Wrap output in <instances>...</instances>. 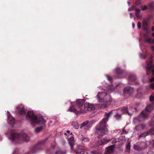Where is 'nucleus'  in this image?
<instances>
[{"mask_svg": "<svg viewBox=\"0 0 154 154\" xmlns=\"http://www.w3.org/2000/svg\"><path fill=\"white\" fill-rule=\"evenodd\" d=\"M149 134H154V128L153 129H151L149 132L148 133H144L140 134L139 137V138H141L142 137H145Z\"/></svg>", "mask_w": 154, "mask_h": 154, "instance_id": "dca6fc26", "label": "nucleus"}, {"mask_svg": "<svg viewBox=\"0 0 154 154\" xmlns=\"http://www.w3.org/2000/svg\"><path fill=\"white\" fill-rule=\"evenodd\" d=\"M135 6H132L130 8L128 9V11H131L135 9Z\"/></svg>", "mask_w": 154, "mask_h": 154, "instance_id": "e433bc0d", "label": "nucleus"}, {"mask_svg": "<svg viewBox=\"0 0 154 154\" xmlns=\"http://www.w3.org/2000/svg\"><path fill=\"white\" fill-rule=\"evenodd\" d=\"M91 126H92L91 125V124L88 122V125H87V129L89 128Z\"/></svg>", "mask_w": 154, "mask_h": 154, "instance_id": "a18cd8bd", "label": "nucleus"}, {"mask_svg": "<svg viewBox=\"0 0 154 154\" xmlns=\"http://www.w3.org/2000/svg\"><path fill=\"white\" fill-rule=\"evenodd\" d=\"M112 111L108 113H106L105 118L103 119L101 122L96 127V132L98 134V137H100L101 136L105 135L108 131L106 128V123L108 121V118L112 114Z\"/></svg>", "mask_w": 154, "mask_h": 154, "instance_id": "7ed1b4c3", "label": "nucleus"}, {"mask_svg": "<svg viewBox=\"0 0 154 154\" xmlns=\"http://www.w3.org/2000/svg\"><path fill=\"white\" fill-rule=\"evenodd\" d=\"M85 100L84 99H78L75 103V106H73L75 103L70 102L71 106L68 111L73 112L76 114H82L85 113L86 111H92L95 109L94 104L85 103L83 106Z\"/></svg>", "mask_w": 154, "mask_h": 154, "instance_id": "f257e3e1", "label": "nucleus"}, {"mask_svg": "<svg viewBox=\"0 0 154 154\" xmlns=\"http://www.w3.org/2000/svg\"><path fill=\"white\" fill-rule=\"evenodd\" d=\"M42 129V127H37L35 130V132L37 133L39 132Z\"/></svg>", "mask_w": 154, "mask_h": 154, "instance_id": "7c9ffc66", "label": "nucleus"}, {"mask_svg": "<svg viewBox=\"0 0 154 154\" xmlns=\"http://www.w3.org/2000/svg\"><path fill=\"white\" fill-rule=\"evenodd\" d=\"M71 125L75 129H78L79 127V124L76 121L72 122Z\"/></svg>", "mask_w": 154, "mask_h": 154, "instance_id": "aec40b11", "label": "nucleus"}, {"mask_svg": "<svg viewBox=\"0 0 154 154\" xmlns=\"http://www.w3.org/2000/svg\"><path fill=\"white\" fill-rule=\"evenodd\" d=\"M142 26L143 29L145 31H147L148 29L147 21L146 20H143L142 23Z\"/></svg>", "mask_w": 154, "mask_h": 154, "instance_id": "6ab92c4d", "label": "nucleus"}, {"mask_svg": "<svg viewBox=\"0 0 154 154\" xmlns=\"http://www.w3.org/2000/svg\"><path fill=\"white\" fill-rule=\"evenodd\" d=\"M140 8H141V10H142L143 11H144L146 10L147 9L148 7H147L146 5H143V6H141L140 7Z\"/></svg>", "mask_w": 154, "mask_h": 154, "instance_id": "473e14b6", "label": "nucleus"}, {"mask_svg": "<svg viewBox=\"0 0 154 154\" xmlns=\"http://www.w3.org/2000/svg\"><path fill=\"white\" fill-rule=\"evenodd\" d=\"M68 141L69 144L70 146L71 149L72 150L73 149V147L75 145V143L74 137H71L68 139Z\"/></svg>", "mask_w": 154, "mask_h": 154, "instance_id": "4468645a", "label": "nucleus"}, {"mask_svg": "<svg viewBox=\"0 0 154 154\" xmlns=\"http://www.w3.org/2000/svg\"><path fill=\"white\" fill-rule=\"evenodd\" d=\"M115 70L116 73L119 75H122L123 74V71L119 68H117Z\"/></svg>", "mask_w": 154, "mask_h": 154, "instance_id": "393cba45", "label": "nucleus"}, {"mask_svg": "<svg viewBox=\"0 0 154 154\" xmlns=\"http://www.w3.org/2000/svg\"><path fill=\"white\" fill-rule=\"evenodd\" d=\"M136 16L137 17L138 19L141 18L142 17V15L141 14H136Z\"/></svg>", "mask_w": 154, "mask_h": 154, "instance_id": "a19ab883", "label": "nucleus"}, {"mask_svg": "<svg viewBox=\"0 0 154 154\" xmlns=\"http://www.w3.org/2000/svg\"><path fill=\"white\" fill-rule=\"evenodd\" d=\"M144 35V37H146V36H147V35H146V34Z\"/></svg>", "mask_w": 154, "mask_h": 154, "instance_id": "0e129e2a", "label": "nucleus"}, {"mask_svg": "<svg viewBox=\"0 0 154 154\" xmlns=\"http://www.w3.org/2000/svg\"><path fill=\"white\" fill-rule=\"evenodd\" d=\"M107 143H108V141H107V140L104 143L103 140H101L100 141H97L96 142V144L97 146H99L106 144Z\"/></svg>", "mask_w": 154, "mask_h": 154, "instance_id": "5701e85b", "label": "nucleus"}, {"mask_svg": "<svg viewBox=\"0 0 154 154\" xmlns=\"http://www.w3.org/2000/svg\"><path fill=\"white\" fill-rule=\"evenodd\" d=\"M152 143H153V146H154V140H152Z\"/></svg>", "mask_w": 154, "mask_h": 154, "instance_id": "13d9d810", "label": "nucleus"}, {"mask_svg": "<svg viewBox=\"0 0 154 154\" xmlns=\"http://www.w3.org/2000/svg\"><path fill=\"white\" fill-rule=\"evenodd\" d=\"M125 128H123V129L122 130V132L123 134H127V132L125 131Z\"/></svg>", "mask_w": 154, "mask_h": 154, "instance_id": "8fccbe9b", "label": "nucleus"}, {"mask_svg": "<svg viewBox=\"0 0 154 154\" xmlns=\"http://www.w3.org/2000/svg\"><path fill=\"white\" fill-rule=\"evenodd\" d=\"M151 82H154V77H153L150 79ZM150 88L152 89L154 88V83H152L149 85Z\"/></svg>", "mask_w": 154, "mask_h": 154, "instance_id": "cd10ccee", "label": "nucleus"}, {"mask_svg": "<svg viewBox=\"0 0 154 154\" xmlns=\"http://www.w3.org/2000/svg\"><path fill=\"white\" fill-rule=\"evenodd\" d=\"M47 140V139H45V140H44L42 141V142H41V144H43Z\"/></svg>", "mask_w": 154, "mask_h": 154, "instance_id": "864d4df0", "label": "nucleus"}, {"mask_svg": "<svg viewBox=\"0 0 154 154\" xmlns=\"http://www.w3.org/2000/svg\"><path fill=\"white\" fill-rule=\"evenodd\" d=\"M81 141L84 142H88L89 141V140L88 137L82 138H80Z\"/></svg>", "mask_w": 154, "mask_h": 154, "instance_id": "c85d7f7f", "label": "nucleus"}, {"mask_svg": "<svg viewBox=\"0 0 154 154\" xmlns=\"http://www.w3.org/2000/svg\"><path fill=\"white\" fill-rule=\"evenodd\" d=\"M145 42L149 44H154V38L152 39L151 38H147L145 39Z\"/></svg>", "mask_w": 154, "mask_h": 154, "instance_id": "412c9836", "label": "nucleus"}, {"mask_svg": "<svg viewBox=\"0 0 154 154\" xmlns=\"http://www.w3.org/2000/svg\"><path fill=\"white\" fill-rule=\"evenodd\" d=\"M64 135H66V133H65L64 134Z\"/></svg>", "mask_w": 154, "mask_h": 154, "instance_id": "338daca9", "label": "nucleus"}, {"mask_svg": "<svg viewBox=\"0 0 154 154\" xmlns=\"http://www.w3.org/2000/svg\"><path fill=\"white\" fill-rule=\"evenodd\" d=\"M115 145L109 146L106 149V153L107 154H109L113 152L114 151Z\"/></svg>", "mask_w": 154, "mask_h": 154, "instance_id": "ddd939ff", "label": "nucleus"}, {"mask_svg": "<svg viewBox=\"0 0 154 154\" xmlns=\"http://www.w3.org/2000/svg\"><path fill=\"white\" fill-rule=\"evenodd\" d=\"M132 27L134 28L135 27V26L134 23H132Z\"/></svg>", "mask_w": 154, "mask_h": 154, "instance_id": "6e6d98bb", "label": "nucleus"}, {"mask_svg": "<svg viewBox=\"0 0 154 154\" xmlns=\"http://www.w3.org/2000/svg\"><path fill=\"white\" fill-rule=\"evenodd\" d=\"M121 110L123 113H127L129 115L131 116L132 114H131L129 112L127 108L125 107H123Z\"/></svg>", "mask_w": 154, "mask_h": 154, "instance_id": "4be33fe9", "label": "nucleus"}, {"mask_svg": "<svg viewBox=\"0 0 154 154\" xmlns=\"http://www.w3.org/2000/svg\"><path fill=\"white\" fill-rule=\"evenodd\" d=\"M66 132L68 134H69L70 133V131L69 130H67L66 131Z\"/></svg>", "mask_w": 154, "mask_h": 154, "instance_id": "bf43d9fd", "label": "nucleus"}, {"mask_svg": "<svg viewBox=\"0 0 154 154\" xmlns=\"http://www.w3.org/2000/svg\"><path fill=\"white\" fill-rule=\"evenodd\" d=\"M147 154H154V152L152 151H149L148 152Z\"/></svg>", "mask_w": 154, "mask_h": 154, "instance_id": "09e8293b", "label": "nucleus"}, {"mask_svg": "<svg viewBox=\"0 0 154 154\" xmlns=\"http://www.w3.org/2000/svg\"><path fill=\"white\" fill-rule=\"evenodd\" d=\"M141 0H136V4L137 5H139L141 2Z\"/></svg>", "mask_w": 154, "mask_h": 154, "instance_id": "ea45409f", "label": "nucleus"}, {"mask_svg": "<svg viewBox=\"0 0 154 154\" xmlns=\"http://www.w3.org/2000/svg\"><path fill=\"white\" fill-rule=\"evenodd\" d=\"M32 153L33 154H34V153H35V152H33Z\"/></svg>", "mask_w": 154, "mask_h": 154, "instance_id": "774afa93", "label": "nucleus"}, {"mask_svg": "<svg viewBox=\"0 0 154 154\" xmlns=\"http://www.w3.org/2000/svg\"><path fill=\"white\" fill-rule=\"evenodd\" d=\"M54 146H51V147H53V148H54Z\"/></svg>", "mask_w": 154, "mask_h": 154, "instance_id": "69168bd1", "label": "nucleus"}, {"mask_svg": "<svg viewBox=\"0 0 154 154\" xmlns=\"http://www.w3.org/2000/svg\"><path fill=\"white\" fill-rule=\"evenodd\" d=\"M152 35L154 37V32L152 33Z\"/></svg>", "mask_w": 154, "mask_h": 154, "instance_id": "e2e57ef3", "label": "nucleus"}, {"mask_svg": "<svg viewBox=\"0 0 154 154\" xmlns=\"http://www.w3.org/2000/svg\"><path fill=\"white\" fill-rule=\"evenodd\" d=\"M154 109V107L152 105H148L146 108L145 110L143 111L137 117L134 119V123L135 124H138L140 122L147 119L149 115L148 112L151 111Z\"/></svg>", "mask_w": 154, "mask_h": 154, "instance_id": "423d86ee", "label": "nucleus"}, {"mask_svg": "<svg viewBox=\"0 0 154 154\" xmlns=\"http://www.w3.org/2000/svg\"><path fill=\"white\" fill-rule=\"evenodd\" d=\"M141 23L140 22H138L137 23V26L138 29H140L141 27Z\"/></svg>", "mask_w": 154, "mask_h": 154, "instance_id": "4c0bfd02", "label": "nucleus"}, {"mask_svg": "<svg viewBox=\"0 0 154 154\" xmlns=\"http://www.w3.org/2000/svg\"><path fill=\"white\" fill-rule=\"evenodd\" d=\"M139 103H137L136 104V105H135V109H136V110H137V107L138 106H139Z\"/></svg>", "mask_w": 154, "mask_h": 154, "instance_id": "de8ad7c7", "label": "nucleus"}, {"mask_svg": "<svg viewBox=\"0 0 154 154\" xmlns=\"http://www.w3.org/2000/svg\"><path fill=\"white\" fill-rule=\"evenodd\" d=\"M92 154H97V152L96 151H93L91 152Z\"/></svg>", "mask_w": 154, "mask_h": 154, "instance_id": "3c124183", "label": "nucleus"}, {"mask_svg": "<svg viewBox=\"0 0 154 154\" xmlns=\"http://www.w3.org/2000/svg\"><path fill=\"white\" fill-rule=\"evenodd\" d=\"M108 90H110L111 91H113L114 90V89H112V88H110V89H109Z\"/></svg>", "mask_w": 154, "mask_h": 154, "instance_id": "680f3d73", "label": "nucleus"}, {"mask_svg": "<svg viewBox=\"0 0 154 154\" xmlns=\"http://www.w3.org/2000/svg\"><path fill=\"white\" fill-rule=\"evenodd\" d=\"M54 154H66V151H63L60 150L57 151Z\"/></svg>", "mask_w": 154, "mask_h": 154, "instance_id": "2f4dec72", "label": "nucleus"}, {"mask_svg": "<svg viewBox=\"0 0 154 154\" xmlns=\"http://www.w3.org/2000/svg\"><path fill=\"white\" fill-rule=\"evenodd\" d=\"M130 17L131 18H132L133 17V15L132 13H130Z\"/></svg>", "mask_w": 154, "mask_h": 154, "instance_id": "603ef678", "label": "nucleus"}, {"mask_svg": "<svg viewBox=\"0 0 154 154\" xmlns=\"http://www.w3.org/2000/svg\"><path fill=\"white\" fill-rule=\"evenodd\" d=\"M26 119L30 120L31 125L33 126L36 124H44L46 121L42 116H37L34 114L32 111H29L26 114Z\"/></svg>", "mask_w": 154, "mask_h": 154, "instance_id": "20e7f679", "label": "nucleus"}, {"mask_svg": "<svg viewBox=\"0 0 154 154\" xmlns=\"http://www.w3.org/2000/svg\"><path fill=\"white\" fill-rule=\"evenodd\" d=\"M148 8L149 9H154V2H152L149 4L148 5Z\"/></svg>", "mask_w": 154, "mask_h": 154, "instance_id": "c756f323", "label": "nucleus"}, {"mask_svg": "<svg viewBox=\"0 0 154 154\" xmlns=\"http://www.w3.org/2000/svg\"><path fill=\"white\" fill-rule=\"evenodd\" d=\"M121 115L119 114H117L116 115V119H119V118L121 117Z\"/></svg>", "mask_w": 154, "mask_h": 154, "instance_id": "c03bdc74", "label": "nucleus"}, {"mask_svg": "<svg viewBox=\"0 0 154 154\" xmlns=\"http://www.w3.org/2000/svg\"><path fill=\"white\" fill-rule=\"evenodd\" d=\"M134 10L136 12V14H139L140 12V9L137 8L136 7H135Z\"/></svg>", "mask_w": 154, "mask_h": 154, "instance_id": "72a5a7b5", "label": "nucleus"}, {"mask_svg": "<svg viewBox=\"0 0 154 154\" xmlns=\"http://www.w3.org/2000/svg\"><path fill=\"white\" fill-rule=\"evenodd\" d=\"M151 48L152 50L154 51V46H152Z\"/></svg>", "mask_w": 154, "mask_h": 154, "instance_id": "5fc2aeb1", "label": "nucleus"}, {"mask_svg": "<svg viewBox=\"0 0 154 154\" xmlns=\"http://www.w3.org/2000/svg\"><path fill=\"white\" fill-rule=\"evenodd\" d=\"M74 151L76 154H89L80 145L77 146Z\"/></svg>", "mask_w": 154, "mask_h": 154, "instance_id": "1a4fd4ad", "label": "nucleus"}, {"mask_svg": "<svg viewBox=\"0 0 154 154\" xmlns=\"http://www.w3.org/2000/svg\"><path fill=\"white\" fill-rule=\"evenodd\" d=\"M139 145L141 150L146 148L147 146L146 143L144 142H141Z\"/></svg>", "mask_w": 154, "mask_h": 154, "instance_id": "b1692460", "label": "nucleus"}, {"mask_svg": "<svg viewBox=\"0 0 154 154\" xmlns=\"http://www.w3.org/2000/svg\"><path fill=\"white\" fill-rule=\"evenodd\" d=\"M134 91L133 88L129 86H127L124 89V93L125 94H128L131 95L133 92Z\"/></svg>", "mask_w": 154, "mask_h": 154, "instance_id": "f8f14e48", "label": "nucleus"}, {"mask_svg": "<svg viewBox=\"0 0 154 154\" xmlns=\"http://www.w3.org/2000/svg\"><path fill=\"white\" fill-rule=\"evenodd\" d=\"M96 122V121L94 120H92L90 121H88V122L92 126Z\"/></svg>", "mask_w": 154, "mask_h": 154, "instance_id": "c9c22d12", "label": "nucleus"}, {"mask_svg": "<svg viewBox=\"0 0 154 154\" xmlns=\"http://www.w3.org/2000/svg\"><path fill=\"white\" fill-rule=\"evenodd\" d=\"M5 134L15 143H20L25 141L27 142L30 140V137L27 134L17 133L13 130L8 131Z\"/></svg>", "mask_w": 154, "mask_h": 154, "instance_id": "f03ea898", "label": "nucleus"}, {"mask_svg": "<svg viewBox=\"0 0 154 154\" xmlns=\"http://www.w3.org/2000/svg\"><path fill=\"white\" fill-rule=\"evenodd\" d=\"M88 121H86L83 122L80 126V128H83L84 129H87L88 123Z\"/></svg>", "mask_w": 154, "mask_h": 154, "instance_id": "a211bd4d", "label": "nucleus"}, {"mask_svg": "<svg viewBox=\"0 0 154 154\" xmlns=\"http://www.w3.org/2000/svg\"><path fill=\"white\" fill-rule=\"evenodd\" d=\"M128 4L129 5H130V3L129 2H128Z\"/></svg>", "mask_w": 154, "mask_h": 154, "instance_id": "052dcab7", "label": "nucleus"}, {"mask_svg": "<svg viewBox=\"0 0 154 154\" xmlns=\"http://www.w3.org/2000/svg\"><path fill=\"white\" fill-rule=\"evenodd\" d=\"M140 57L142 59H144L145 58L146 56L144 54H140Z\"/></svg>", "mask_w": 154, "mask_h": 154, "instance_id": "37998d69", "label": "nucleus"}, {"mask_svg": "<svg viewBox=\"0 0 154 154\" xmlns=\"http://www.w3.org/2000/svg\"><path fill=\"white\" fill-rule=\"evenodd\" d=\"M145 125L144 124L139 125H138L136 126L135 129L138 131H140L142 129H143L145 128Z\"/></svg>", "mask_w": 154, "mask_h": 154, "instance_id": "f3484780", "label": "nucleus"}, {"mask_svg": "<svg viewBox=\"0 0 154 154\" xmlns=\"http://www.w3.org/2000/svg\"><path fill=\"white\" fill-rule=\"evenodd\" d=\"M152 30L154 31V26H153L152 28Z\"/></svg>", "mask_w": 154, "mask_h": 154, "instance_id": "4d7b16f0", "label": "nucleus"}, {"mask_svg": "<svg viewBox=\"0 0 154 154\" xmlns=\"http://www.w3.org/2000/svg\"><path fill=\"white\" fill-rule=\"evenodd\" d=\"M123 139V137H121L119 139H115L113 140L112 143V144H116V146L122 145L125 143V140Z\"/></svg>", "mask_w": 154, "mask_h": 154, "instance_id": "0eeeda50", "label": "nucleus"}, {"mask_svg": "<svg viewBox=\"0 0 154 154\" xmlns=\"http://www.w3.org/2000/svg\"><path fill=\"white\" fill-rule=\"evenodd\" d=\"M130 143H128L126 146V151L127 152H129L130 150Z\"/></svg>", "mask_w": 154, "mask_h": 154, "instance_id": "bb28decb", "label": "nucleus"}, {"mask_svg": "<svg viewBox=\"0 0 154 154\" xmlns=\"http://www.w3.org/2000/svg\"><path fill=\"white\" fill-rule=\"evenodd\" d=\"M8 121L11 122L12 124H13L15 122V119L13 117L8 111L7 113Z\"/></svg>", "mask_w": 154, "mask_h": 154, "instance_id": "2eb2a0df", "label": "nucleus"}, {"mask_svg": "<svg viewBox=\"0 0 154 154\" xmlns=\"http://www.w3.org/2000/svg\"><path fill=\"white\" fill-rule=\"evenodd\" d=\"M134 149L138 150H141L140 145L139 143L134 144Z\"/></svg>", "mask_w": 154, "mask_h": 154, "instance_id": "a878e982", "label": "nucleus"}, {"mask_svg": "<svg viewBox=\"0 0 154 154\" xmlns=\"http://www.w3.org/2000/svg\"><path fill=\"white\" fill-rule=\"evenodd\" d=\"M106 76L108 80L110 82L112 80V78L108 75H106Z\"/></svg>", "mask_w": 154, "mask_h": 154, "instance_id": "79ce46f5", "label": "nucleus"}, {"mask_svg": "<svg viewBox=\"0 0 154 154\" xmlns=\"http://www.w3.org/2000/svg\"><path fill=\"white\" fill-rule=\"evenodd\" d=\"M106 140H107V141H108V142H109L110 141V139L108 138H107V137H106L104 138L103 139V142H105V141H106Z\"/></svg>", "mask_w": 154, "mask_h": 154, "instance_id": "58836bf2", "label": "nucleus"}, {"mask_svg": "<svg viewBox=\"0 0 154 154\" xmlns=\"http://www.w3.org/2000/svg\"><path fill=\"white\" fill-rule=\"evenodd\" d=\"M16 112L21 115H24L25 114L26 110L23 105L21 104L17 106Z\"/></svg>", "mask_w": 154, "mask_h": 154, "instance_id": "6e6552de", "label": "nucleus"}, {"mask_svg": "<svg viewBox=\"0 0 154 154\" xmlns=\"http://www.w3.org/2000/svg\"><path fill=\"white\" fill-rule=\"evenodd\" d=\"M152 60L151 58L149 59L147 61V67L149 70L152 71L153 74L154 75V66H153L152 64Z\"/></svg>", "mask_w": 154, "mask_h": 154, "instance_id": "9b49d317", "label": "nucleus"}, {"mask_svg": "<svg viewBox=\"0 0 154 154\" xmlns=\"http://www.w3.org/2000/svg\"><path fill=\"white\" fill-rule=\"evenodd\" d=\"M137 79L135 75L134 74H131L129 75L128 80V83L129 84L133 85Z\"/></svg>", "mask_w": 154, "mask_h": 154, "instance_id": "9d476101", "label": "nucleus"}, {"mask_svg": "<svg viewBox=\"0 0 154 154\" xmlns=\"http://www.w3.org/2000/svg\"><path fill=\"white\" fill-rule=\"evenodd\" d=\"M149 100L150 102L153 103L154 102V97L152 96H151L149 97Z\"/></svg>", "mask_w": 154, "mask_h": 154, "instance_id": "f704fd0d", "label": "nucleus"}, {"mask_svg": "<svg viewBox=\"0 0 154 154\" xmlns=\"http://www.w3.org/2000/svg\"><path fill=\"white\" fill-rule=\"evenodd\" d=\"M96 97L99 102L102 103L101 105L102 108L106 107L111 101L110 95L104 92H98Z\"/></svg>", "mask_w": 154, "mask_h": 154, "instance_id": "39448f33", "label": "nucleus"}, {"mask_svg": "<svg viewBox=\"0 0 154 154\" xmlns=\"http://www.w3.org/2000/svg\"><path fill=\"white\" fill-rule=\"evenodd\" d=\"M91 126H92L91 125V124L88 122V125H87V129L89 128Z\"/></svg>", "mask_w": 154, "mask_h": 154, "instance_id": "49530a36", "label": "nucleus"}]
</instances>
